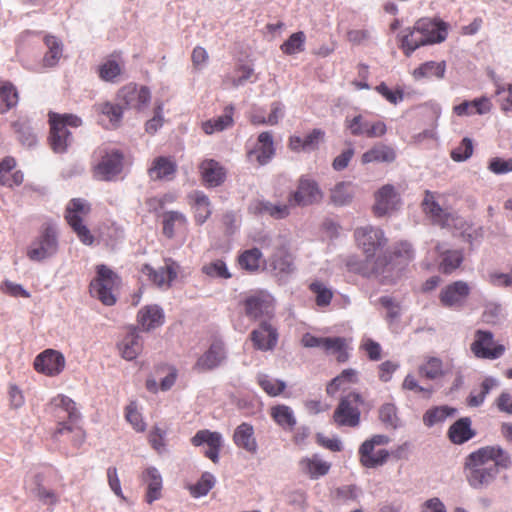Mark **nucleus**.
Wrapping results in <instances>:
<instances>
[{
  "mask_svg": "<svg viewBox=\"0 0 512 512\" xmlns=\"http://www.w3.org/2000/svg\"><path fill=\"white\" fill-rule=\"evenodd\" d=\"M511 458L500 446L482 447L465 458L464 475L468 484L476 490L487 488L494 482L499 469H508Z\"/></svg>",
  "mask_w": 512,
  "mask_h": 512,
  "instance_id": "f257e3e1",
  "label": "nucleus"
},
{
  "mask_svg": "<svg viewBox=\"0 0 512 512\" xmlns=\"http://www.w3.org/2000/svg\"><path fill=\"white\" fill-rule=\"evenodd\" d=\"M364 399L358 392H350L340 398L333 413V421L339 427H357L360 424L361 410Z\"/></svg>",
  "mask_w": 512,
  "mask_h": 512,
  "instance_id": "f03ea898",
  "label": "nucleus"
},
{
  "mask_svg": "<svg viewBox=\"0 0 512 512\" xmlns=\"http://www.w3.org/2000/svg\"><path fill=\"white\" fill-rule=\"evenodd\" d=\"M90 212L89 203L81 198L72 199L66 208L65 218L74 232L77 234L80 241L85 245H91L94 237L89 229L83 224V216Z\"/></svg>",
  "mask_w": 512,
  "mask_h": 512,
  "instance_id": "7ed1b4c3",
  "label": "nucleus"
},
{
  "mask_svg": "<svg viewBox=\"0 0 512 512\" xmlns=\"http://www.w3.org/2000/svg\"><path fill=\"white\" fill-rule=\"evenodd\" d=\"M323 191L318 182L308 175H302L298 179L297 188L288 196V203L293 207H307L321 202Z\"/></svg>",
  "mask_w": 512,
  "mask_h": 512,
  "instance_id": "20e7f679",
  "label": "nucleus"
},
{
  "mask_svg": "<svg viewBox=\"0 0 512 512\" xmlns=\"http://www.w3.org/2000/svg\"><path fill=\"white\" fill-rule=\"evenodd\" d=\"M57 232L53 226L45 227L41 234L30 244L27 256L30 260L41 262L54 256L58 251Z\"/></svg>",
  "mask_w": 512,
  "mask_h": 512,
  "instance_id": "39448f33",
  "label": "nucleus"
},
{
  "mask_svg": "<svg viewBox=\"0 0 512 512\" xmlns=\"http://www.w3.org/2000/svg\"><path fill=\"white\" fill-rule=\"evenodd\" d=\"M354 235L367 259L375 257L387 244L383 230L378 227L370 225L360 227L355 230Z\"/></svg>",
  "mask_w": 512,
  "mask_h": 512,
  "instance_id": "423d86ee",
  "label": "nucleus"
},
{
  "mask_svg": "<svg viewBox=\"0 0 512 512\" xmlns=\"http://www.w3.org/2000/svg\"><path fill=\"white\" fill-rule=\"evenodd\" d=\"M470 349L476 358L490 360L500 358L505 352L504 345L494 342L492 332L481 329L475 332V338Z\"/></svg>",
  "mask_w": 512,
  "mask_h": 512,
  "instance_id": "0eeeda50",
  "label": "nucleus"
},
{
  "mask_svg": "<svg viewBox=\"0 0 512 512\" xmlns=\"http://www.w3.org/2000/svg\"><path fill=\"white\" fill-rule=\"evenodd\" d=\"M390 438L387 435L376 434L371 438L365 440L359 448V456L361 464L366 468H376L385 464L389 457V452L385 449L378 450V458L374 459L368 456L369 452L373 451L376 446L387 445Z\"/></svg>",
  "mask_w": 512,
  "mask_h": 512,
  "instance_id": "6e6552de",
  "label": "nucleus"
},
{
  "mask_svg": "<svg viewBox=\"0 0 512 512\" xmlns=\"http://www.w3.org/2000/svg\"><path fill=\"white\" fill-rule=\"evenodd\" d=\"M123 155L118 150L106 151L94 168L95 177L102 181H113L122 172Z\"/></svg>",
  "mask_w": 512,
  "mask_h": 512,
  "instance_id": "1a4fd4ad",
  "label": "nucleus"
},
{
  "mask_svg": "<svg viewBox=\"0 0 512 512\" xmlns=\"http://www.w3.org/2000/svg\"><path fill=\"white\" fill-rule=\"evenodd\" d=\"M471 288L465 281L458 280L442 288L439 300L442 306L450 309H460L469 297Z\"/></svg>",
  "mask_w": 512,
  "mask_h": 512,
  "instance_id": "9d476101",
  "label": "nucleus"
},
{
  "mask_svg": "<svg viewBox=\"0 0 512 512\" xmlns=\"http://www.w3.org/2000/svg\"><path fill=\"white\" fill-rule=\"evenodd\" d=\"M245 312L253 319L261 317L270 319L274 315V299L269 293L258 291L246 298Z\"/></svg>",
  "mask_w": 512,
  "mask_h": 512,
  "instance_id": "9b49d317",
  "label": "nucleus"
},
{
  "mask_svg": "<svg viewBox=\"0 0 512 512\" xmlns=\"http://www.w3.org/2000/svg\"><path fill=\"white\" fill-rule=\"evenodd\" d=\"M117 98L127 108L142 110L148 106L151 93L145 86L138 88L135 84H128L119 90Z\"/></svg>",
  "mask_w": 512,
  "mask_h": 512,
  "instance_id": "f8f14e48",
  "label": "nucleus"
},
{
  "mask_svg": "<svg viewBox=\"0 0 512 512\" xmlns=\"http://www.w3.org/2000/svg\"><path fill=\"white\" fill-rule=\"evenodd\" d=\"M49 123L51 148L56 153L66 152L73 141L70 131L65 127V123L58 119L57 113H49Z\"/></svg>",
  "mask_w": 512,
  "mask_h": 512,
  "instance_id": "ddd939ff",
  "label": "nucleus"
},
{
  "mask_svg": "<svg viewBox=\"0 0 512 512\" xmlns=\"http://www.w3.org/2000/svg\"><path fill=\"white\" fill-rule=\"evenodd\" d=\"M54 408V416L58 421L65 422L67 425L78 424L81 419V414L76 406V403L65 395H57L51 401Z\"/></svg>",
  "mask_w": 512,
  "mask_h": 512,
  "instance_id": "4468645a",
  "label": "nucleus"
},
{
  "mask_svg": "<svg viewBox=\"0 0 512 512\" xmlns=\"http://www.w3.org/2000/svg\"><path fill=\"white\" fill-rule=\"evenodd\" d=\"M415 29L422 34L427 45L441 43L447 37V24L440 19L421 18L416 21Z\"/></svg>",
  "mask_w": 512,
  "mask_h": 512,
  "instance_id": "2eb2a0df",
  "label": "nucleus"
},
{
  "mask_svg": "<svg viewBox=\"0 0 512 512\" xmlns=\"http://www.w3.org/2000/svg\"><path fill=\"white\" fill-rule=\"evenodd\" d=\"M250 339L255 349L260 351L273 350L278 342L277 329L267 320L260 322L251 334Z\"/></svg>",
  "mask_w": 512,
  "mask_h": 512,
  "instance_id": "dca6fc26",
  "label": "nucleus"
},
{
  "mask_svg": "<svg viewBox=\"0 0 512 512\" xmlns=\"http://www.w3.org/2000/svg\"><path fill=\"white\" fill-rule=\"evenodd\" d=\"M64 367V356L60 352L52 349H47L40 353L34 360L35 370L47 376L58 375Z\"/></svg>",
  "mask_w": 512,
  "mask_h": 512,
  "instance_id": "f3484780",
  "label": "nucleus"
},
{
  "mask_svg": "<svg viewBox=\"0 0 512 512\" xmlns=\"http://www.w3.org/2000/svg\"><path fill=\"white\" fill-rule=\"evenodd\" d=\"M179 265L168 259L165 265L158 269L146 264L142 268V272L149 277V279L159 287H169L171 282L177 277Z\"/></svg>",
  "mask_w": 512,
  "mask_h": 512,
  "instance_id": "a211bd4d",
  "label": "nucleus"
},
{
  "mask_svg": "<svg viewBox=\"0 0 512 512\" xmlns=\"http://www.w3.org/2000/svg\"><path fill=\"white\" fill-rule=\"evenodd\" d=\"M194 446H201L206 444L208 449L205 451V456L213 463L219 461V452L223 445V438L219 432H212L209 430H199L191 439Z\"/></svg>",
  "mask_w": 512,
  "mask_h": 512,
  "instance_id": "6ab92c4d",
  "label": "nucleus"
},
{
  "mask_svg": "<svg viewBox=\"0 0 512 512\" xmlns=\"http://www.w3.org/2000/svg\"><path fill=\"white\" fill-rule=\"evenodd\" d=\"M226 359V350L222 341H214L209 349L198 358L194 368L198 371H208L222 365Z\"/></svg>",
  "mask_w": 512,
  "mask_h": 512,
  "instance_id": "aec40b11",
  "label": "nucleus"
},
{
  "mask_svg": "<svg viewBox=\"0 0 512 512\" xmlns=\"http://www.w3.org/2000/svg\"><path fill=\"white\" fill-rule=\"evenodd\" d=\"M125 62L120 53H113L98 66V76L102 81L118 83L124 73Z\"/></svg>",
  "mask_w": 512,
  "mask_h": 512,
  "instance_id": "412c9836",
  "label": "nucleus"
},
{
  "mask_svg": "<svg viewBox=\"0 0 512 512\" xmlns=\"http://www.w3.org/2000/svg\"><path fill=\"white\" fill-rule=\"evenodd\" d=\"M424 212L431 218L434 224L441 227L450 226L454 220L452 213L443 209L435 199V194L426 191L422 202Z\"/></svg>",
  "mask_w": 512,
  "mask_h": 512,
  "instance_id": "4be33fe9",
  "label": "nucleus"
},
{
  "mask_svg": "<svg viewBox=\"0 0 512 512\" xmlns=\"http://www.w3.org/2000/svg\"><path fill=\"white\" fill-rule=\"evenodd\" d=\"M399 196L392 185H384L375 194L374 212L377 216H384L395 210Z\"/></svg>",
  "mask_w": 512,
  "mask_h": 512,
  "instance_id": "5701e85b",
  "label": "nucleus"
},
{
  "mask_svg": "<svg viewBox=\"0 0 512 512\" xmlns=\"http://www.w3.org/2000/svg\"><path fill=\"white\" fill-rule=\"evenodd\" d=\"M331 463L324 461L319 454L303 457L299 461L300 471L312 480H317L330 471Z\"/></svg>",
  "mask_w": 512,
  "mask_h": 512,
  "instance_id": "b1692460",
  "label": "nucleus"
},
{
  "mask_svg": "<svg viewBox=\"0 0 512 512\" xmlns=\"http://www.w3.org/2000/svg\"><path fill=\"white\" fill-rule=\"evenodd\" d=\"M275 155V147L271 132L265 131L259 134L258 143L255 149L248 152L250 159L255 156L260 165H265L271 161Z\"/></svg>",
  "mask_w": 512,
  "mask_h": 512,
  "instance_id": "393cba45",
  "label": "nucleus"
},
{
  "mask_svg": "<svg viewBox=\"0 0 512 512\" xmlns=\"http://www.w3.org/2000/svg\"><path fill=\"white\" fill-rule=\"evenodd\" d=\"M142 480L147 486L145 500L148 504L161 498L163 480L156 467L150 466L142 473Z\"/></svg>",
  "mask_w": 512,
  "mask_h": 512,
  "instance_id": "a878e982",
  "label": "nucleus"
},
{
  "mask_svg": "<svg viewBox=\"0 0 512 512\" xmlns=\"http://www.w3.org/2000/svg\"><path fill=\"white\" fill-rule=\"evenodd\" d=\"M233 442L237 447L242 448L251 454H255L258 450V444L254 435V428L247 422H243L235 428Z\"/></svg>",
  "mask_w": 512,
  "mask_h": 512,
  "instance_id": "bb28decb",
  "label": "nucleus"
},
{
  "mask_svg": "<svg viewBox=\"0 0 512 512\" xmlns=\"http://www.w3.org/2000/svg\"><path fill=\"white\" fill-rule=\"evenodd\" d=\"M121 356L132 361L138 357L143 349V340L136 328H131L122 341L118 344Z\"/></svg>",
  "mask_w": 512,
  "mask_h": 512,
  "instance_id": "cd10ccee",
  "label": "nucleus"
},
{
  "mask_svg": "<svg viewBox=\"0 0 512 512\" xmlns=\"http://www.w3.org/2000/svg\"><path fill=\"white\" fill-rule=\"evenodd\" d=\"M137 319L142 330L148 332L164 323V312L158 305H148L139 310Z\"/></svg>",
  "mask_w": 512,
  "mask_h": 512,
  "instance_id": "c85d7f7f",
  "label": "nucleus"
},
{
  "mask_svg": "<svg viewBox=\"0 0 512 512\" xmlns=\"http://www.w3.org/2000/svg\"><path fill=\"white\" fill-rule=\"evenodd\" d=\"M396 159V151L393 147L384 143H377L364 152L361 157L362 164L392 163Z\"/></svg>",
  "mask_w": 512,
  "mask_h": 512,
  "instance_id": "c756f323",
  "label": "nucleus"
},
{
  "mask_svg": "<svg viewBox=\"0 0 512 512\" xmlns=\"http://www.w3.org/2000/svg\"><path fill=\"white\" fill-rule=\"evenodd\" d=\"M203 181L210 187L221 185L226 176L225 169L214 159H206L200 164Z\"/></svg>",
  "mask_w": 512,
  "mask_h": 512,
  "instance_id": "7c9ffc66",
  "label": "nucleus"
},
{
  "mask_svg": "<svg viewBox=\"0 0 512 512\" xmlns=\"http://www.w3.org/2000/svg\"><path fill=\"white\" fill-rule=\"evenodd\" d=\"M177 165L170 157L159 156L152 162L148 174L152 180H170L176 173Z\"/></svg>",
  "mask_w": 512,
  "mask_h": 512,
  "instance_id": "2f4dec72",
  "label": "nucleus"
},
{
  "mask_svg": "<svg viewBox=\"0 0 512 512\" xmlns=\"http://www.w3.org/2000/svg\"><path fill=\"white\" fill-rule=\"evenodd\" d=\"M270 416L285 431H293L297 424L293 409L284 404L272 406L270 408Z\"/></svg>",
  "mask_w": 512,
  "mask_h": 512,
  "instance_id": "473e14b6",
  "label": "nucleus"
},
{
  "mask_svg": "<svg viewBox=\"0 0 512 512\" xmlns=\"http://www.w3.org/2000/svg\"><path fill=\"white\" fill-rule=\"evenodd\" d=\"M292 206L281 203H271L265 200H257L251 206L253 211L261 215H269L274 219H284L290 214V208Z\"/></svg>",
  "mask_w": 512,
  "mask_h": 512,
  "instance_id": "72a5a7b5",
  "label": "nucleus"
},
{
  "mask_svg": "<svg viewBox=\"0 0 512 512\" xmlns=\"http://www.w3.org/2000/svg\"><path fill=\"white\" fill-rule=\"evenodd\" d=\"M355 195V186L348 181L336 183L330 189V202L335 206L349 205Z\"/></svg>",
  "mask_w": 512,
  "mask_h": 512,
  "instance_id": "f704fd0d",
  "label": "nucleus"
},
{
  "mask_svg": "<svg viewBox=\"0 0 512 512\" xmlns=\"http://www.w3.org/2000/svg\"><path fill=\"white\" fill-rule=\"evenodd\" d=\"M450 440L455 444H463L474 437L471 429V420L468 417L457 420L448 431Z\"/></svg>",
  "mask_w": 512,
  "mask_h": 512,
  "instance_id": "c9c22d12",
  "label": "nucleus"
},
{
  "mask_svg": "<svg viewBox=\"0 0 512 512\" xmlns=\"http://www.w3.org/2000/svg\"><path fill=\"white\" fill-rule=\"evenodd\" d=\"M233 106H227L224 109V114L214 119L207 120L202 123V129L206 134H213L215 132H221L233 124Z\"/></svg>",
  "mask_w": 512,
  "mask_h": 512,
  "instance_id": "e433bc0d",
  "label": "nucleus"
},
{
  "mask_svg": "<svg viewBox=\"0 0 512 512\" xmlns=\"http://www.w3.org/2000/svg\"><path fill=\"white\" fill-rule=\"evenodd\" d=\"M435 250L442 256L440 268L444 273H451L458 268L463 261V255L459 250H446L440 243L436 244Z\"/></svg>",
  "mask_w": 512,
  "mask_h": 512,
  "instance_id": "4c0bfd02",
  "label": "nucleus"
},
{
  "mask_svg": "<svg viewBox=\"0 0 512 512\" xmlns=\"http://www.w3.org/2000/svg\"><path fill=\"white\" fill-rule=\"evenodd\" d=\"M446 71V63L445 61L435 62V61H427L421 64L418 68L414 69L413 77L416 80H420L423 78L430 79L435 77L437 79H443Z\"/></svg>",
  "mask_w": 512,
  "mask_h": 512,
  "instance_id": "58836bf2",
  "label": "nucleus"
},
{
  "mask_svg": "<svg viewBox=\"0 0 512 512\" xmlns=\"http://www.w3.org/2000/svg\"><path fill=\"white\" fill-rule=\"evenodd\" d=\"M19 95L16 87L11 82H3L0 85V114H4L16 107Z\"/></svg>",
  "mask_w": 512,
  "mask_h": 512,
  "instance_id": "ea45409f",
  "label": "nucleus"
},
{
  "mask_svg": "<svg viewBox=\"0 0 512 512\" xmlns=\"http://www.w3.org/2000/svg\"><path fill=\"white\" fill-rule=\"evenodd\" d=\"M370 121L362 114L354 116H346L344 120V127L348 130L349 134L354 137L368 138Z\"/></svg>",
  "mask_w": 512,
  "mask_h": 512,
  "instance_id": "a19ab883",
  "label": "nucleus"
},
{
  "mask_svg": "<svg viewBox=\"0 0 512 512\" xmlns=\"http://www.w3.org/2000/svg\"><path fill=\"white\" fill-rule=\"evenodd\" d=\"M44 42L48 51L43 57V66L54 67L58 64L63 55L62 43L54 36H46Z\"/></svg>",
  "mask_w": 512,
  "mask_h": 512,
  "instance_id": "79ce46f5",
  "label": "nucleus"
},
{
  "mask_svg": "<svg viewBox=\"0 0 512 512\" xmlns=\"http://www.w3.org/2000/svg\"><path fill=\"white\" fill-rule=\"evenodd\" d=\"M191 198L194 203L195 220L198 224H203L212 213L209 198L201 191H195Z\"/></svg>",
  "mask_w": 512,
  "mask_h": 512,
  "instance_id": "37998d69",
  "label": "nucleus"
},
{
  "mask_svg": "<svg viewBox=\"0 0 512 512\" xmlns=\"http://www.w3.org/2000/svg\"><path fill=\"white\" fill-rule=\"evenodd\" d=\"M421 377L429 380H435L442 377L445 372L443 369V361L438 357H427L418 368Z\"/></svg>",
  "mask_w": 512,
  "mask_h": 512,
  "instance_id": "c03bdc74",
  "label": "nucleus"
},
{
  "mask_svg": "<svg viewBox=\"0 0 512 512\" xmlns=\"http://www.w3.org/2000/svg\"><path fill=\"white\" fill-rule=\"evenodd\" d=\"M407 31L408 33L402 36L401 48L404 54L409 57L417 48L425 46L427 43L422 34L415 29V25L412 29H408Z\"/></svg>",
  "mask_w": 512,
  "mask_h": 512,
  "instance_id": "a18cd8bd",
  "label": "nucleus"
},
{
  "mask_svg": "<svg viewBox=\"0 0 512 512\" xmlns=\"http://www.w3.org/2000/svg\"><path fill=\"white\" fill-rule=\"evenodd\" d=\"M162 224L163 234L168 238H172L176 228L185 226L186 217L178 211H168L163 214Z\"/></svg>",
  "mask_w": 512,
  "mask_h": 512,
  "instance_id": "49530a36",
  "label": "nucleus"
},
{
  "mask_svg": "<svg viewBox=\"0 0 512 512\" xmlns=\"http://www.w3.org/2000/svg\"><path fill=\"white\" fill-rule=\"evenodd\" d=\"M455 412V408L446 405L431 408L423 415V423L427 427H432L438 423L444 422L448 417L454 415Z\"/></svg>",
  "mask_w": 512,
  "mask_h": 512,
  "instance_id": "de8ad7c7",
  "label": "nucleus"
},
{
  "mask_svg": "<svg viewBox=\"0 0 512 512\" xmlns=\"http://www.w3.org/2000/svg\"><path fill=\"white\" fill-rule=\"evenodd\" d=\"M379 420L388 429H397L400 427V418L398 409L394 403H384L379 408Z\"/></svg>",
  "mask_w": 512,
  "mask_h": 512,
  "instance_id": "09e8293b",
  "label": "nucleus"
},
{
  "mask_svg": "<svg viewBox=\"0 0 512 512\" xmlns=\"http://www.w3.org/2000/svg\"><path fill=\"white\" fill-rule=\"evenodd\" d=\"M357 371L354 369H345L340 375L333 378L326 387L327 394L333 396L344 387L345 384H352L357 382Z\"/></svg>",
  "mask_w": 512,
  "mask_h": 512,
  "instance_id": "8fccbe9b",
  "label": "nucleus"
},
{
  "mask_svg": "<svg viewBox=\"0 0 512 512\" xmlns=\"http://www.w3.org/2000/svg\"><path fill=\"white\" fill-rule=\"evenodd\" d=\"M499 385V382L497 379L493 377H486L483 382L481 383L480 392L475 394L474 392H471L468 399L467 404L470 407H479L481 406L486 396L490 393V391L497 387Z\"/></svg>",
  "mask_w": 512,
  "mask_h": 512,
  "instance_id": "3c124183",
  "label": "nucleus"
},
{
  "mask_svg": "<svg viewBox=\"0 0 512 512\" xmlns=\"http://www.w3.org/2000/svg\"><path fill=\"white\" fill-rule=\"evenodd\" d=\"M33 483L35 485L33 493L43 505L54 506L58 503L59 498L55 492L42 485V476L40 474L34 476Z\"/></svg>",
  "mask_w": 512,
  "mask_h": 512,
  "instance_id": "603ef678",
  "label": "nucleus"
},
{
  "mask_svg": "<svg viewBox=\"0 0 512 512\" xmlns=\"http://www.w3.org/2000/svg\"><path fill=\"white\" fill-rule=\"evenodd\" d=\"M94 109L96 112L108 117L113 126H117L122 120L123 109L120 104H114L107 101L95 104Z\"/></svg>",
  "mask_w": 512,
  "mask_h": 512,
  "instance_id": "864d4df0",
  "label": "nucleus"
},
{
  "mask_svg": "<svg viewBox=\"0 0 512 512\" xmlns=\"http://www.w3.org/2000/svg\"><path fill=\"white\" fill-rule=\"evenodd\" d=\"M260 387L272 397L280 395L286 388V383L279 379H274L266 374H260L257 377Z\"/></svg>",
  "mask_w": 512,
  "mask_h": 512,
  "instance_id": "5fc2aeb1",
  "label": "nucleus"
},
{
  "mask_svg": "<svg viewBox=\"0 0 512 512\" xmlns=\"http://www.w3.org/2000/svg\"><path fill=\"white\" fill-rule=\"evenodd\" d=\"M215 477L209 472H204L196 484L189 486L190 494L194 498L206 496L215 485Z\"/></svg>",
  "mask_w": 512,
  "mask_h": 512,
  "instance_id": "6e6d98bb",
  "label": "nucleus"
},
{
  "mask_svg": "<svg viewBox=\"0 0 512 512\" xmlns=\"http://www.w3.org/2000/svg\"><path fill=\"white\" fill-rule=\"evenodd\" d=\"M19 141L27 147H32L37 142V137L26 120H17L13 123Z\"/></svg>",
  "mask_w": 512,
  "mask_h": 512,
  "instance_id": "4d7b16f0",
  "label": "nucleus"
},
{
  "mask_svg": "<svg viewBox=\"0 0 512 512\" xmlns=\"http://www.w3.org/2000/svg\"><path fill=\"white\" fill-rule=\"evenodd\" d=\"M65 433H72L73 434V444L76 447L81 446L85 441V433L81 429V427L78 424L73 425H67L65 422H60V427H58L54 434L53 438L55 440H58L59 436L65 434Z\"/></svg>",
  "mask_w": 512,
  "mask_h": 512,
  "instance_id": "13d9d810",
  "label": "nucleus"
},
{
  "mask_svg": "<svg viewBox=\"0 0 512 512\" xmlns=\"http://www.w3.org/2000/svg\"><path fill=\"white\" fill-rule=\"evenodd\" d=\"M262 253L258 248L244 251L239 257V265L247 271H256L260 267Z\"/></svg>",
  "mask_w": 512,
  "mask_h": 512,
  "instance_id": "bf43d9fd",
  "label": "nucleus"
},
{
  "mask_svg": "<svg viewBox=\"0 0 512 512\" xmlns=\"http://www.w3.org/2000/svg\"><path fill=\"white\" fill-rule=\"evenodd\" d=\"M305 34L302 31L293 33L282 45L281 50L287 55H293L304 50Z\"/></svg>",
  "mask_w": 512,
  "mask_h": 512,
  "instance_id": "052dcab7",
  "label": "nucleus"
},
{
  "mask_svg": "<svg viewBox=\"0 0 512 512\" xmlns=\"http://www.w3.org/2000/svg\"><path fill=\"white\" fill-rule=\"evenodd\" d=\"M113 290L114 289L105 286L103 283L91 282L90 284L91 294L107 306H111L116 302Z\"/></svg>",
  "mask_w": 512,
  "mask_h": 512,
  "instance_id": "680f3d73",
  "label": "nucleus"
},
{
  "mask_svg": "<svg viewBox=\"0 0 512 512\" xmlns=\"http://www.w3.org/2000/svg\"><path fill=\"white\" fill-rule=\"evenodd\" d=\"M254 76V69L247 65L239 66L234 75L227 78V82H229L233 87L237 88L240 86H244L247 82H254L255 80H251Z\"/></svg>",
  "mask_w": 512,
  "mask_h": 512,
  "instance_id": "e2e57ef3",
  "label": "nucleus"
},
{
  "mask_svg": "<svg viewBox=\"0 0 512 512\" xmlns=\"http://www.w3.org/2000/svg\"><path fill=\"white\" fill-rule=\"evenodd\" d=\"M92 282L103 283L111 289H114L118 285V276L106 265L97 266V278Z\"/></svg>",
  "mask_w": 512,
  "mask_h": 512,
  "instance_id": "0e129e2a",
  "label": "nucleus"
},
{
  "mask_svg": "<svg viewBox=\"0 0 512 512\" xmlns=\"http://www.w3.org/2000/svg\"><path fill=\"white\" fill-rule=\"evenodd\" d=\"M204 274L210 277H219L228 279L231 277L229 273L226 263L222 260H216L207 265H204L202 268Z\"/></svg>",
  "mask_w": 512,
  "mask_h": 512,
  "instance_id": "69168bd1",
  "label": "nucleus"
},
{
  "mask_svg": "<svg viewBox=\"0 0 512 512\" xmlns=\"http://www.w3.org/2000/svg\"><path fill=\"white\" fill-rule=\"evenodd\" d=\"M473 154V143L469 138H464L458 147L452 150L451 158L456 162H462Z\"/></svg>",
  "mask_w": 512,
  "mask_h": 512,
  "instance_id": "338daca9",
  "label": "nucleus"
},
{
  "mask_svg": "<svg viewBox=\"0 0 512 512\" xmlns=\"http://www.w3.org/2000/svg\"><path fill=\"white\" fill-rule=\"evenodd\" d=\"M393 254L400 263L407 264L415 257V252L412 245L407 241H402L394 247Z\"/></svg>",
  "mask_w": 512,
  "mask_h": 512,
  "instance_id": "774afa93",
  "label": "nucleus"
}]
</instances>
